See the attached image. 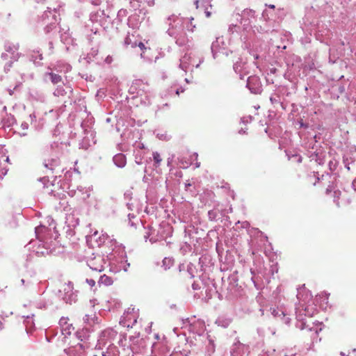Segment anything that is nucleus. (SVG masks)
<instances>
[{"label":"nucleus","mask_w":356,"mask_h":356,"mask_svg":"<svg viewBox=\"0 0 356 356\" xmlns=\"http://www.w3.org/2000/svg\"><path fill=\"white\" fill-rule=\"evenodd\" d=\"M113 161L117 166L122 168L126 164L125 156L122 154H118L113 157Z\"/></svg>","instance_id":"1"},{"label":"nucleus","mask_w":356,"mask_h":356,"mask_svg":"<svg viewBox=\"0 0 356 356\" xmlns=\"http://www.w3.org/2000/svg\"><path fill=\"white\" fill-rule=\"evenodd\" d=\"M113 280L112 277L107 276L106 275H102L99 280V284H103L104 286H110L113 284Z\"/></svg>","instance_id":"2"},{"label":"nucleus","mask_w":356,"mask_h":356,"mask_svg":"<svg viewBox=\"0 0 356 356\" xmlns=\"http://www.w3.org/2000/svg\"><path fill=\"white\" fill-rule=\"evenodd\" d=\"M44 166L47 168L53 170L54 167H56L59 165V159L56 157L52 159L50 161H48V163L45 161Z\"/></svg>","instance_id":"3"},{"label":"nucleus","mask_w":356,"mask_h":356,"mask_svg":"<svg viewBox=\"0 0 356 356\" xmlns=\"http://www.w3.org/2000/svg\"><path fill=\"white\" fill-rule=\"evenodd\" d=\"M153 160L154 161V166L155 168H158L160 166L161 163L162 161V158L160 154L157 152H154L152 153Z\"/></svg>","instance_id":"4"},{"label":"nucleus","mask_w":356,"mask_h":356,"mask_svg":"<svg viewBox=\"0 0 356 356\" xmlns=\"http://www.w3.org/2000/svg\"><path fill=\"white\" fill-rule=\"evenodd\" d=\"M96 320H97V318H96L95 314H91L90 315L86 314L84 317L85 322L89 325L95 324Z\"/></svg>","instance_id":"5"},{"label":"nucleus","mask_w":356,"mask_h":356,"mask_svg":"<svg viewBox=\"0 0 356 356\" xmlns=\"http://www.w3.org/2000/svg\"><path fill=\"white\" fill-rule=\"evenodd\" d=\"M174 261L171 258L165 257L163 260V266L165 270L170 268L172 266H173Z\"/></svg>","instance_id":"6"},{"label":"nucleus","mask_w":356,"mask_h":356,"mask_svg":"<svg viewBox=\"0 0 356 356\" xmlns=\"http://www.w3.org/2000/svg\"><path fill=\"white\" fill-rule=\"evenodd\" d=\"M50 76L51 81L54 84H57L62 81V78L60 75L54 74V73H49Z\"/></svg>","instance_id":"7"},{"label":"nucleus","mask_w":356,"mask_h":356,"mask_svg":"<svg viewBox=\"0 0 356 356\" xmlns=\"http://www.w3.org/2000/svg\"><path fill=\"white\" fill-rule=\"evenodd\" d=\"M341 195V192L339 190H336L333 192L334 202L337 207H339V199Z\"/></svg>","instance_id":"8"},{"label":"nucleus","mask_w":356,"mask_h":356,"mask_svg":"<svg viewBox=\"0 0 356 356\" xmlns=\"http://www.w3.org/2000/svg\"><path fill=\"white\" fill-rule=\"evenodd\" d=\"M259 79L257 77H249L248 80V86L250 88L251 83L252 81H258Z\"/></svg>","instance_id":"9"},{"label":"nucleus","mask_w":356,"mask_h":356,"mask_svg":"<svg viewBox=\"0 0 356 356\" xmlns=\"http://www.w3.org/2000/svg\"><path fill=\"white\" fill-rule=\"evenodd\" d=\"M86 282L92 287L95 285V281L92 279H87Z\"/></svg>","instance_id":"10"},{"label":"nucleus","mask_w":356,"mask_h":356,"mask_svg":"<svg viewBox=\"0 0 356 356\" xmlns=\"http://www.w3.org/2000/svg\"><path fill=\"white\" fill-rule=\"evenodd\" d=\"M124 44L128 46L129 44H131V38H129V36H127L124 39Z\"/></svg>","instance_id":"11"},{"label":"nucleus","mask_w":356,"mask_h":356,"mask_svg":"<svg viewBox=\"0 0 356 356\" xmlns=\"http://www.w3.org/2000/svg\"><path fill=\"white\" fill-rule=\"evenodd\" d=\"M138 46L143 51L146 49V47H145L144 43H143V42H139Z\"/></svg>","instance_id":"12"},{"label":"nucleus","mask_w":356,"mask_h":356,"mask_svg":"<svg viewBox=\"0 0 356 356\" xmlns=\"http://www.w3.org/2000/svg\"><path fill=\"white\" fill-rule=\"evenodd\" d=\"M332 191V187H330V186H329V187L326 189V191H325V193H326L327 195H328V194H330Z\"/></svg>","instance_id":"13"},{"label":"nucleus","mask_w":356,"mask_h":356,"mask_svg":"<svg viewBox=\"0 0 356 356\" xmlns=\"http://www.w3.org/2000/svg\"><path fill=\"white\" fill-rule=\"evenodd\" d=\"M184 92V89H177V91H176V94L177 95H179L180 92Z\"/></svg>","instance_id":"14"},{"label":"nucleus","mask_w":356,"mask_h":356,"mask_svg":"<svg viewBox=\"0 0 356 356\" xmlns=\"http://www.w3.org/2000/svg\"><path fill=\"white\" fill-rule=\"evenodd\" d=\"M60 324L66 323V319H65V318H61V319L60 320Z\"/></svg>","instance_id":"15"},{"label":"nucleus","mask_w":356,"mask_h":356,"mask_svg":"<svg viewBox=\"0 0 356 356\" xmlns=\"http://www.w3.org/2000/svg\"><path fill=\"white\" fill-rule=\"evenodd\" d=\"M205 14L207 17H209L211 16V12L209 11H206Z\"/></svg>","instance_id":"16"},{"label":"nucleus","mask_w":356,"mask_h":356,"mask_svg":"<svg viewBox=\"0 0 356 356\" xmlns=\"http://www.w3.org/2000/svg\"><path fill=\"white\" fill-rule=\"evenodd\" d=\"M268 7L272 8V9H274L275 8V6L273 5V4H270V5H268Z\"/></svg>","instance_id":"17"}]
</instances>
